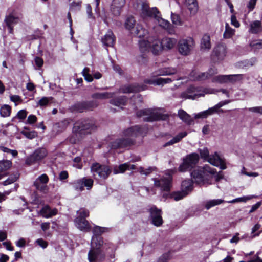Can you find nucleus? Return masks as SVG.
<instances>
[{
  "mask_svg": "<svg viewBox=\"0 0 262 262\" xmlns=\"http://www.w3.org/2000/svg\"><path fill=\"white\" fill-rule=\"evenodd\" d=\"M98 106L96 102L93 101H85L76 103L70 110L71 112H83L86 111L93 110Z\"/></svg>",
  "mask_w": 262,
  "mask_h": 262,
  "instance_id": "4468645a",
  "label": "nucleus"
},
{
  "mask_svg": "<svg viewBox=\"0 0 262 262\" xmlns=\"http://www.w3.org/2000/svg\"><path fill=\"white\" fill-rule=\"evenodd\" d=\"M200 92L201 90L199 88L190 86L187 88L186 91L181 94V97L185 99H195L204 95V94L200 93Z\"/></svg>",
  "mask_w": 262,
  "mask_h": 262,
  "instance_id": "dca6fc26",
  "label": "nucleus"
},
{
  "mask_svg": "<svg viewBox=\"0 0 262 262\" xmlns=\"http://www.w3.org/2000/svg\"><path fill=\"white\" fill-rule=\"evenodd\" d=\"M94 180L90 178L83 177L77 181L76 189H79L80 191L84 190V187H85L86 189L91 190L93 186Z\"/></svg>",
  "mask_w": 262,
  "mask_h": 262,
  "instance_id": "f3484780",
  "label": "nucleus"
},
{
  "mask_svg": "<svg viewBox=\"0 0 262 262\" xmlns=\"http://www.w3.org/2000/svg\"><path fill=\"white\" fill-rule=\"evenodd\" d=\"M56 209H51L48 206H44L40 210L41 215L45 217H50L56 214Z\"/></svg>",
  "mask_w": 262,
  "mask_h": 262,
  "instance_id": "e433bc0d",
  "label": "nucleus"
},
{
  "mask_svg": "<svg viewBox=\"0 0 262 262\" xmlns=\"http://www.w3.org/2000/svg\"><path fill=\"white\" fill-rule=\"evenodd\" d=\"M156 168L154 167H149L147 169H144L142 167H140L138 168V171L140 172L141 174L148 176Z\"/></svg>",
  "mask_w": 262,
  "mask_h": 262,
  "instance_id": "6e6d98bb",
  "label": "nucleus"
},
{
  "mask_svg": "<svg viewBox=\"0 0 262 262\" xmlns=\"http://www.w3.org/2000/svg\"><path fill=\"white\" fill-rule=\"evenodd\" d=\"M155 20L158 22L160 26L166 29L170 34L174 33L173 27L170 26L169 22L163 19L161 17L160 13L157 16H156Z\"/></svg>",
  "mask_w": 262,
  "mask_h": 262,
  "instance_id": "b1692460",
  "label": "nucleus"
},
{
  "mask_svg": "<svg viewBox=\"0 0 262 262\" xmlns=\"http://www.w3.org/2000/svg\"><path fill=\"white\" fill-rule=\"evenodd\" d=\"M147 129L144 127L135 126L125 130L123 132L124 137L117 139L111 143L112 149L123 148L127 147L135 143L134 138L143 136L147 133Z\"/></svg>",
  "mask_w": 262,
  "mask_h": 262,
  "instance_id": "f03ea898",
  "label": "nucleus"
},
{
  "mask_svg": "<svg viewBox=\"0 0 262 262\" xmlns=\"http://www.w3.org/2000/svg\"><path fill=\"white\" fill-rule=\"evenodd\" d=\"M78 216L77 217H82L85 219V217L89 216V211L88 210L85 208H81L79 210L77 211Z\"/></svg>",
  "mask_w": 262,
  "mask_h": 262,
  "instance_id": "052dcab7",
  "label": "nucleus"
},
{
  "mask_svg": "<svg viewBox=\"0 0 262 262\" xmlns=\"http://www.w3.org/2000/svg\"><path fill=\"white\" fill-rule=\"evenodd\" d=\"M178 115L183 122L188 125L191 124L193 122V120L191 117L183 110H179L178 111Z\"/></svg>",
  "mask_w": 262,
  "mask_h": 262,
  "instance_id": "a878e982",
  "label": "nucleus"
},
{
  "mask_svg": "<svg viewBox=\"0 0 262 262\" xmlns=\"http://www.w3.org/2000/svg\"><path fill=\"white\" fill-rule=\"evenodd\" d=\"M115 40L116 37L111 30H108L101 38V41L105 47H113Z\"/></svg>",
  "mask_w": 262,
  "mask_h": 262,
  "instance_id": "aec40b11",
  "label": "nucleus"
},
{
  "mask_svg": "<svg viewBox=\"0 0 262 262\" xmlns=\"http://www.w3.org/2000/svg\"><path fill=\"white\" fill-rule=\"evenodd\" d=\"M187 195V193L183 192L182 190L173 192L170 194L171 198L177 201L183 199Z\"/></svg>",
  "mask_w": 262,
  "mask_h": 262,
  "instance_id": "de8ad7c7",
  "label": "nucleus"
},
{
  "mask_svg": "<svg viewBox=\"0 0 262 262\" xmlns=\"http://www.w3.org/2000/svg\"><path fill=\"white\" fill-rule=\"evenodd\" d=\"M81 158L79 157H76L73 159V162L75 164H73V166L76 167L78 169H81L82 168V164L80 163L81 162Z\"/></svg>",
  "mask_w": 262,
  "mask_h": 262,
  "instance_id": "774afa93",
  "label": "nucleus"
},
{
  "mask_svg": "<svg viewBox=\"0 0 262 262\" xmlns=\"http://www.w3.org/2000/svg\"><path fill=\"white\" fill-rule=\"evenodd\" d=\"M193 181L190 179L183 181L181 183V190L187 193V195H188L193 189Z\"/></svg>",
  "mask_w": 262,
  "mask_h": 262,
  "instance_id": "393cba45",
  "label": "nucleus"
},
{
  "mask_svg": "<svg viewBox=\"0 0 262 262\" xmlns=\"http://www.w3.org/2000/svg\"><path fill=\"white\" fill-rule=\"evenodd\" d=\"M187 135V132H183L179 133L177 135L174 137L168 142H166L164 145V147H167L170 145H172L175 143L179 142L184 137L186 136Z\"/></svg>",
  "mask_w": 262,
  "mask_h": 262,
  "instance_id": "c756f323",
  "label": "nucleus"
},
{
  "mask_svg": "<svg viewBox=\"0 0 262 262\" xmlns=\"http://www.w3.org/2000/svg\"><path fill=\"white\" fill-rule=\"evenodd\" d=\"M152 180L154 181L155 186L159 188L161 191L168 192L170 190L172 181L171 175L167 174L159 179L153 178Z\"/></svg>",
  "mask_w": 262,
  "mask_h": 262,
  "instance_id": "9b49d317",
  "label": "nucleus"
},
{
  "mask_svg": "<svg viewBox=\"0 0 262 262\" xmlns=\"http://www.w3.org/2000/svg\"><path fill=\"white\" fill-rule=\"evenodd\" d=\"M235 30L231 28L228 23L226 24L225 31L224 33L223 36L225 38H231L234 34Z\"/></svg>",
  "mask_w": 262,
  "mask_h": 262,
  "instance_id": "09e8293b",
  "label": "nucleus"
},
{
  "mask_svg": "<svg viewBox=\"0 0 262 262\" xmlns=\"http://www.w3.org/2000/svg\"><path fill=\"white\" fill-rule=\"evenodd\" d=\"M11 107L8 105H4L0 109V114L3 117H8L10 115Z\"/></svg>",
  "mask_w": 262,
  "mask_h": 262,
  "instance_id": "3c124183",
  "label": "nucleus"
},
{
  "mask_svg": "<svg viewBox=\"0 0 262 262\" xmlns=\"http://www.w3.org/2000/svg\"><path fill=\"white\" fill-rule=\"evenodd\" d=\"M227 48L224 44H219L215 46L211 55V60L214 62L223 60L227 55Z\"/></svg>",
  "mask_w": 262,
  "mask_h": 262,
  "instance_id": "f8f14e48",
  "label": "nucleus"
},
{
  "mask_svg": "<svg viewBox=\"0 0 262 262\" xmlns=\"http://www.w3.org/2000/svg\"><path fill=\"white\" fill-rule=\"evenodd\" d=\"M201 157L213 166L219 167L224 170L226 169V162L224 159L222 158L217 152L209 156L208 150L206 148L200 150Z\"/></svg>",
  "mask_w": 262,
  "mask_h": 262,
  "instance_id": "39448f33",
  "label": "nucleus"
},
{
  "mask_svg": "<svg viewBox=\"0 0 262 262\" xmlns=\"http://www.w3.org/2000/svg\"><path fill=\"white\" fill-rule=\"evenodd\" d=\"M96 126L94 121L89 119L80 120L74 124L73 130L81 134L90 133Z\"/></svg>",
  "mask_w": 262,
  "mask_h": 262,
  "instance_id": "1a4fd4ad",
  "label": "nucleus"
},
{
  "mask_svg": "<svg viewBox=\"0 0 262 262\" xmlns=\"http://www.w3.org/2000/svg\"><path fill=\"white\" fill-rule=\"evenodd\" d=\"M132 34L139 38H142L145 37L148 34V31L141 25L138 24L136 26L135 29H133L132 31Z\"/></svg>",
  "mask_w": 262,
  "mask_h": 262,
  "instance_id": "bb28decb",
  "label": "nucleus"
},
{
  "mask_svg": "<svg viewBox=\"0 0 262 262\" xmlns=\"http://www.w3.org/2000/svg\"><path fill=\"white\" fill-rule=\"evenodd\" d=\"M50 99V98L49 97H43L39 100L37 104L40 106H46L48 104Z\"/></svg>",
  "mask_w": 262,
  "mask_h": 262,
  "instance_id": "69168bd1",
  "label": "nucleus"
},
{
  "mask_svg": "<svg viewBox=\"0 0 262 262\" xmlns=\"http://www.w3.org/2000/svg\"><path fill=\"white\" fill-rule=\"evenodd\" d=\"M108 229L105 227H101L100 226H96L94 227L93 229V233L96 235V236H93L94 237H100L99 236H97L100 235L101 233L108 231Z\"/></svg>",
  "mask_w": 262,
  "mask_h": 262,
  "instance_id": "5fc2aeb1",
  "label": "nucleus"
},
{
  "mask_svg": "<svg viewBox=\"0 0 262 262\" xmlns=\"http://www.w3.org/2000/svg\"><path fill=\"white\" fill-rule=\"evenodd\" d=\"M195 45L194 40L191 37L180 39L178 42V51L182 55L188 56L191 54Z\"/></svg>",
  "mask_w": 262,
  "mask_h": 262,
  "instance_id": "0eeeda50",
  "label": "nucleus"
},
{
  "mask_svg": "<svg viewBox=\"0 0 262 262\" xmlns=\"http://www.w3.org/2000/svg\"><path fill=\"white\" fill-rule=\"evenodd\" d=\"M172 23L176 25H180L181 24V21L180 16L176 14L171 13V15Z\"/></svg>",
  "mask_w": 262,
  "mask_h": 262,
  "instance_id": "680f3d73",
  "label": "nucleus"
},
{
  "mask_svg": "<svg viewBox=\"0 0 262 262\" xmlns=\"http://www.w3.org/2000/svg\"><path fill=\"white\" fill-rule=\"evenodd\" d=\"M124 26L125 28L129 30L132 33V31L133 30V29H135L134 27L136 26V20L134 17H128L125 20Z\"/></svg>",
  "mask_w": 262,
  "mask_h": 262,
  "instance_id": "58836bf2",
  "label": "nucleus"
},
{
  "mask_svg": "<svg viewBox=\"0 0 262 262\" xmlns=\"http://www.w3.org/2000/svg\"><path fill=\"white\" fill-rule=\"evenodd\" d=\"M217 112L216 108L214 106L212 107L209 108V109L204 111L203 112H200L197 114L195 115V118H207L208 116L211 115Z\"/></svg>",
  "mask_w": 262,
  "mask_h": 262,
  "instance_id": "f704fd0d",
  "label": "nucleus"
},
{
  "mask_svg": "<svg viewBox=\"0 0 262 262\" xmlns=\"http://www.w3.org/2000/svg\"><path fill=\"white\" fill-rule=\"evenodd\" d=\"M199 160V156L196 153H192L183 158V163L179 167V171L185 172L190 171L197 164Z\"/></svg>",
  "mask_w": 262,
  "mask_h": 262,
  "instance_id": "6e6552de",
  "label": "nucleus"
},
{
  "mask_svg": "<svg viewBox=\"0 0 262 262\" xmlns=\"http://www.w3.org/2000/svg\"><path fill=\"white\" fill-rule=\"evenodd\" d=\"M149 49L154 54H158L163 49L161 41L158 39L151 38Z\"/></svg>",
  "mask_w": 262,
  "mask_h": 262,
  "instance_id": "5701e85b",
  "label": "nucleus"
},
{
  "mask_svg": "<svg viewBox=\"0 0 262 262\" xmlns=\"http://www.w3.org/2000/svg\"><path fill=\"white\" fill-rule=\"evenodd\" d=\"M129 169V164L128 163H124L122 164H121L118 167V169H114V173L116 174L118 173H123L124 172L126 169Z\"/></svg>",
  "mask_w": 262,
  "mask_h": 262,
  "instance_id": "bf43d9fd",
  "label": "nucleus"
},
{
  "mask_svg": "<svg viewBox=\"0 0 262 262\" xmlns=\"http://www.w3.org/2000/svg\"><path fill=\"white\" fill-rule=\"evenodd\" d=\"M249 46L251 50L253 51L262 49V39L250 41Z\"/></svg>",
  "mask_w": 262,
  "mask_h": 262,
  "instance_id": "a18cd8bd",
  "label": "nucleus"
},
{
  "mask_svg": "<svg viewBox=\"0 0 262 262\" xmlns=\"http://www.w3.org/2000/svg\"><path fill=\"white\" fill-rule=\"evenodd\" d=\"M135 9L141 11V16L143 18H154L156 19L160 14L156 7L150 8L148 3L145 0H137L134 4Z\"/></svg>",
  "mask_w": 262,
  "mask_h": 262,
  "instance_id": "20e7f679",
  "label": "nucleus"
},
{
  "mask_svg": "<svg viewBox=\"0 0 262 262\" xmlns=\"http://www.w3.org/2000/svg\"><path fill=\"white\" fill-rule=\"evenodd\" d=\"M213 82H217L220 83H228V75H221L214 77Z\"/></svg>",
  "mask_w": 262,
  "mask_h": 262,
  "instance_id": "603ef678",
  "label": "nucleus"
},
{
  "mask_svg": "<svg viewBox=\"0 0 262 262\" xmlns=\"http://www.w3.org/2000/svg\"><path fill=\"white\" fill-rule=\"evenodd\" d=\"M201 49L209 50L211 47L210 37L208 34H204L201 40Z\"/></svg>",
  "mask_w": 262,
  "mask_h": 262,
  "instance_id": "473e14b6",
  "label": "nucleus"
},
{
  "mask_svg": "<svg viewBox=\"0 0 262 262\" xmlns=\"http://www.w3.org/2000/svg\"><path fill=\"white\" fill-rule=\"evenodd\" d=\"M171 257V256L169 252L164 253L159 257L158 262H167L168 260L170 259Z\"/></svg>",
  "mask_w": 262,
  "mask_h": 262,
  "instance_id": "e2e57ef3",
  "label": "nucleus"
},
{
  "mask_svg": "<svg viewBox=\"0 0 262 262\" xmlns=\"http://www.w3.org/2000/svg\"><path fill=\"white\" fill-rule=\"evenodd\" d=\"M90 69L88 68H84L82 72V74L84 78V79L88 82H92L93 80V77L89 73Z\"/></svg>",
  "mask_w": 262,
  "mask_h": 262,
  "instance_id": "864d4df0",
  "label": "nucleus"
},
{
  "mask_svg": "<svg viewBox=\"0 0 262 262\" xmlns=\"http://www.w3.org/2000/svg\"><path fill=\"white\" fill-rule=\"evenodd\" d=\"M125 4V0H113L111 7V10L113 14L116 16L120 15L121 10Z\"/></svg>",
  "mask_w": 262,
  "mask_h": 262,
  "instance_id": "a211bd4d",
  "label": "nucleus"
},
{
  "mask_svg": "<svg viewBox=\"0 0 262 262\" xmlns=\"http://www.w3.org/2000/svg\"><path fill=\"white\" fill-rule=\"evenodd\" d=\"M19 21V17L13 13H11L6 16L5 19V22L7 27L11 26H13L14 25L17 24Z\"/></svg>",
  "mask_w": 262,
  "mask_h": 262,
  "instance_id": "7c9ffc66",
  "label": "nucleus"
},
{
  "mask_svg": "<svg viewBox=\"0 0 262 262\" xmlns=\"http://www.w3.org/2000/svg\"><path fill=\"white\" fill-rule=\"evenodd\" d=\"M177 72L176 68L168 67L161 70L158 75H171L176 74Z\"/></svg>",
  "mask_w": 262,
  "mask_h": 262,
  "instance_id": "79ce46f5",
  "label": "nucleus"
},
{
  "mask_svg": "<svg viewBox=\"0 0 262 262\" xmlns=\"http://www.w3.org/2000/svg\"><path fill=\"white\" fill-rule=\"evenodd\" d=\"M21 134L26 138L29 139H32L37 136V133L35 131H29L27 127H25L24 130H23Z\"/></svg>",
  "mask_w": 262,
  "mask_h": 262,
  "instance_id": "8fccbe9b",
  "label": "nucleus"
},
{
  "mask_svg": "<svg viewBox=\"0 0 262 262\" xmlns=\"http://www.w3.org/2000/svg\"><path fill=\"white\" fill-rule=\"evenodd\" d=\"M244 78L243 74L228 75V83L234 84L242 81Z\"/></svg>",
  "mask_w": 262,
  "mask_h": 262,
  "instance_id": "a19ab883",
  "label": "nucleus"
},
{
  "mask_svg": "<svg viewBox=\"0 0 262 262\" xmlns=\"http://www.w3.org/2000/svg\"><path fill=\"white\" fill-rule=\"evenodd\" d=\"M151 38L152 37H149L147 40L143 39L139 40V46L141 51H144L149 49Z\"/></svg>",
  "mask_w": 262,
  "mask_h": 262,
  "instance_id": "ea45409f",
  "label": "nucleus"
},
{
  "mask_svg": "<svg viewBox=\"0 0 262 262\" xmlns=\"http://www.w3.org/2000/svg\"><path fill=\"white\" fill-rule=\"evenodd\" d=\"M127 98L126 96H122L113 99L110 101V103L117 106L122 107L126 105Z\"/></svg>",
  "mask_w": 262,
  "mask_h": 262,
  "instance_id": "72a5a7b5",
  "label": "nucleus"
},
{
  "mask_svg": "<svg viewBox=\"0 0 262 262\" xmlns=\"http://www.w3.org/2000/svg\"><path fill=\"white\" fill-rule=\"evenodd\" d=\"M19 174L18 172H15L11 174L6 181L3 182V184L5 186L11 184L18 179Z\"/></svg>",
  "mask_w": 262,
  "mask_h": 262,
  "instance_id": "49530a36",
  "label": "nucleus"
},
{
  "mask_svg": "<svg viewBox=\"0 0 262 262\" xmlns=\"http://www.w3.org/2000/svg\"><path fill=\"white\" fill-rule=\"evenodd\" d=\"M143 86H139L136 84L125 85L120 88V92L123 93H130L138 92L144 90Z\"/></svg>",
  "mask_w": 262,
  "mask_h": 262,
  "instance_id": "412c9836",
  "label": "nucleus"
},
{
  "mask_svg": "<svg viewBox=\"0 0 262 262\" xmlns=\"http://www.w3.org/2000/svg\"><path fill=\"white\" fill-rule=\"evenodd\" d=\"M47 154V151L45 148H38L27 158L26 163L28 165L33 164L45 158Z\"/></svg>",
  "mask_w": 262,
  "mask_h": 262,
  "instance_id": "ddd939ff",
  "label": "nucleus"
},
{
  "mask_svg": "<svg viewBox=\"0 0 262 262\" xmlns=\"http://www.w3.org/2000/svg\"><path fill=\"white\" fill-rule=\"evenodd\" d=\"M12 165V162L8 160L0 161V173L8 170Z\"/></svg>",
  "mask_w": 262,
  "mask_h": 262,
  "instance_id": "c03bdc74",
  "label": "nucleus"
},
{
  "mask_svg": "<svg viewBox=\"0 0 262 262\" xmlns=\"http://www.w3.org/2000/svg\"><path fill=\"white\" fill-rule=\"evenodd\" d=\"M149 212L151 223L157 227L161 226L163 223L161 210L158 209L155 206H152L149 209Z\"/></svg>",
  "mask_w": 262,
  "mask_h": 262,
  "instance_id": "2eb2a0df",
  "label": "nucleus"
},
{
  "mask_svg": "<svg viewBox=\"0 0 262 262\" xmlns=\"http://www.w3.org/2000/svg\"><path fill=\"white\" fill-rule=\"evenodd\" d=\"M217 112L216 108L214 106L212 107L209 108V109L204 111L203 112H200L197 114L195 115V118H207L208 116L211 115Z\"/></svg>",
  "mask_w": 262,
  "mask_h": 262,
  "instance_id": "c9c22d12",
  "label": "nucleus"
},
{
  "mask_svg": "<svg viewBox=\"0 0 262 262\" xmlns=\"http://www.w3.org/2000/svg\"><path fill=\"white\" fill-rule=\"evenodd\" d=\"M215 73H216V70L210 69L206 72L198 73L196 76V79L198 80H204L210 78Z\"/></svg>",
  "mask_w": 262,
  "mask_h": 262,
  "instance_id": "2f4dec72",
  "label": "nucleus"
},
{
  "mask_svg": "<svg viewBox=\"0 0 262 262\" xmlns=\"http://www.w3.org/2000/svg\"><path fill=\"white\" fill-rule=\"evenodd\" d=\"M35 181L38 182L39 183H43V184L47 185L49 181V178L47 174H42L39 176Z\"/></svg>",
  "mask_w": 262,
  "mask_h": 262,
  "instance_id": "0e129e2a",
  "label": "nucleus"
},
{
  "mask_svg": "<svg viewBox=\"0 0 262 262\" xmlns=\"http://www.w3.org/2000/svg\"><path fill=\"white\" fill-rule=\"evenodd\" d=\"M114 246L111 243H105L101 237H93L91 247L88 253L89 262H103L106 254L112 252Z\"/></svg>",
  "mask_w": 262,
  "mask_h": 262,
  "instance_id": "f257e3e1",
  "label": "nucleus"
},
{
  "mask_svg": "<svg viewBox=\"0 0 262 262\" xmlns=\"http://www.w3.org/2000/svg\"><path fill=\"white\" fill-rule=\"evenodd\" d=\"M138 117H144V120L147 122H152L162 119V115L152 109H144L137 112Z\"/></svg>",
  "mask_w": 262,
  "mask_h": 262,
  "instance_id": "9d476101",
  "label": "nucleus"
},
{
  "mask_svg": "<svg viewBox=\"0 0 262 262\" xmlns=\"http://www.w3.org/2000/svg\"><path fill=\"white\" fill-rule=\"evenodd\" d=\"M217 92H222L223 94H226L227 97H229V93L226 89H222L219 90H215L214 89L209 90L207 89H205L203 91V92H204L205 94H212Z\"/></svg>",
  "mask_w": 262,
  "mask_h": 262,
  "instance_id": "13d9d810",
  "label": "nucleus"
},
{
  "mask_svg": "<svg viewBox=\"0 0 262 262\" xmlns=\"http://www.w3.org/2000/svg\"><path fill=\"white\" fill-rule=\"evenodd\" d=\"M174 79H172L170 78H158V81H159V85H164L166 83H169L172 81H173Z\"/></svg>",
  "mask_w": 262,
  "mask_h": 262,
  "instance_id": "338daca9",
  "label": "nucleus"
},
{
  "mask_svg": "<svg viewBox=\"0 0 262 262\" xmlns=\"http://www.w3.org/2000/svg\"><path fill=\"white\" fill-rule=\"evenodd\" d=\"M186 5L191 15H194L198 10V4L196 0H186Z\"/></svg>",
  "mask_w": 262,
  "mask_h": 262,
  "instance_id": "c85d7f7f",
  "label": "nucleus"
},
{
  "mask_svg": "<svg viewBox=\"0 0 262 262\" xmlns=\"http://www.w3.org/2000/svg\"><path fill=\"white\" fill-rule=\"evenodd\" d=\"M225 201L224 200L222 199H213V200H210L208 201H207L205 205V207L206 209L208 210L210 208L215 206L216 205H220L223 203H224Z\"/></svg>",
  "mask_w": 262,
  "mask_h": 262,
  "instance_id": "37998d69",
  "label": "nucleus"
},
{
  "mask_svg": "<svg viewBox=\"0 0 262 262\" xmlns=\"http://www.w3.org/2000/svg\"><path fill=\"white\" fill-rule=\"evenodd\" d=\"M161 41L163 49L165 48L167 49H172L177 42L176 39L169 37L163 38Z\"/></svg>",
  "mask_w": 262,
  "mask_h": 262,
  "instance_id": "cd10ccee",
  "label": "nucleus"
},
{
  "mask_svg": "<svg viewBox=\"0 0 262 262\" xmlns=\"http://www.w3.org/2000/svg\"><path fill=\"white\" fill-rule=\"evenodd\" d=\"M34 185L36 187V189L43 192H46L48 190V187L46 184L43 183H39L35 181L34 182Z\"/></svg>",
  "mask_w": 262,
  "mask_h": 262,
  "instance_id": "4d7b16f0",
  "label": "nucleus"
},
{
  "mask_svg": "<svg viewBox=\"0 0 262 262\" xmlns=\"http://www.w3.org/2000/svg\"><path fill=\"white\" fill-rule=\"evenodd\" d=\"M114 95V93L110 92L95 93L91 97L95 99H106L112 98Z\"/></svg>",
  "mask_w": 262,
  "mask_h": 262,
  "instance_id": "4c0bfd02",
  "label": "nucleus"
},
{
  "mask_svg": "<svg viewBox=\"0 0 262 262\" xmlns=\"http://www.w3.org/2000/svg\"><path fill=\"white\" fill-rule=\"evenodd\" d=\"M91 171L96 180H105L112 172L111 168L107 165L98 163L92 164Z\"/></svg>",
  "mask_w": 262,
  "mask_h": 262,
  "instance_id": "423d86ee",
  "label": "nucleus"
},
{
  "mask_svg": "<svg viewBox=\"0 0 262 262\" xmlns=\"http://www.w3.org/2000/svg\"><path fill=\"white\" fill-rule=\"evenodd\" d=\"M75 226L81 231L88 232L91 229V226L88 221L82 217H76L74 220Z\"/></svg>",
  "mask_w": 262,
  "mask_h": 262,
  "instance_id": "6ab92c4d",
  "label": "nucleus"
},
{
  "mask_svg": "<svg viewBox=\"0 0 262 262\" xmlns=\"http://www.w3.org/2000/svg\"><path fill=\"white\" fill-rule=\"evenodd\" d=\"M249 33L257 34L262 32V23L260 20H254L250 22L249 24Z\"/></svg>",
  "mask_w": 262,
  "mask_h": 262,
  "instance_id": "4be33fe9",
  "label": "nucleus"
},
{
  "mask_svg": "<svg viewBox=\"0 0 262 262\" xmlns=\"http://www.w3.org/2000/svg\"><path fill=\"white\" fill-rule=\"evenodd\" d=\"M216 173L215 168L206 164L203 167H199L191 173V176L195 182L199 184H210L211 179Z\"/></svg>",
  "mask_w": 262,
  "mask_h": 262,
  "instance_id": "7ed1b4c3",
  "label": "nucleus"
}]
</instances>
